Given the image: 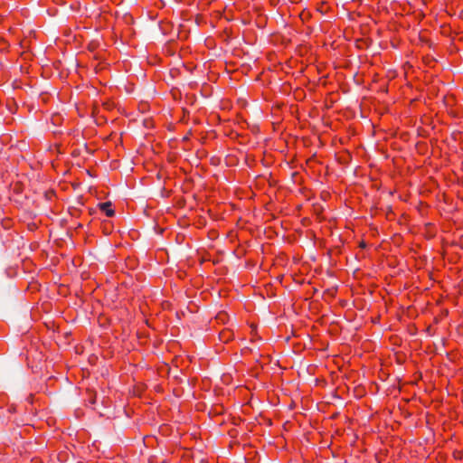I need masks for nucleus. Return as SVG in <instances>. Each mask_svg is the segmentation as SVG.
Segmentation results:
<instances>
[{
  "mask_svg": "<svg viewBox=\"0 0 463 463\" xmlns=\"http://www.w3.org/2000/svg\"><path fill=\"white\" fill-rule=\"evenodd\" d=\"M99 207L101 211L105 212L106 215L111 217L114 215L115 212L111 209V203L105 202L99 204Z\"/></svg>",
  "mask_w": 463,
  "mask_h": 463,
  "instance_id": "f257e3e1",
  "label": "nucleus"
}]
</instances>
